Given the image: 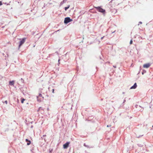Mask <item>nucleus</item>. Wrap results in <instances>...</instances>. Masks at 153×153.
Listing matches in <instances>:
<instances>
[{
	"mask_svg": "<svg viewBox=\"0 0 153 153\" xmlns=\"http://www.w3.org/2000/svg\"><path fill=\"white\" fill-rule=\"evenodd\" d=\"M151 65V64L149 63H148L146 64H144L143 65V67L144 68H149Z\"/></svg>",
	"mask_w": 153,
	"mask_h": 153,
	"instance_id": "obj_4",
	"label": "nucleus"
},
{
	"mask_svg": "<svg viewBox=\"0 0 153 153\" xmlns=\"http://www.w3.org/2000/svg\"><path fill=\"white\" fill-rule=\"evenodd\" d=\"M132 42H133V41H132V40H131L130 41V45H131L132 44Z\"/></svg>",
	"mask_w": 153,
	"mask_h": 153,
	"instance_id": "obj_12",
	"label": "nucleus"
},
{
	"mask_svg": "<svg viewBox=\"0 0 153 153\" xmlns=\"http://www.w3.org/2000/svg\"><path fill=\"white\" fill-rule=\"evenodd\" d=\"M110 126H111V125H110L109 126H108V125H107V127H110Z\"/></svg>",
	"mask_w": 153,
	"mask_h": 153,
	"instance_id": "obj_16",
	"label": "nucleus"
},
{
	"mask_svg": "<svg viewBox=\"0 0 153 153\" xmlns=\"http://www.w3.org/2000/svg\"><path fill=\"white\" fill-rule=\"evenodd\" d=\"M95 8L99 12L103 13H105V10L102 9L100 7H95Z\"/></svg>",
	"mask_w": 153,
	"mask_h": 153,
	"instance_id": "obj_1",
	"label": "nucleus"
},
{
	"mask_svg": "<svg viewBox=\"0 0 153 153\" xmlns=\"http://www.w3.org/2000/svg\"><path fill=\"white\" fill-rule=\"evenodd\" d=\"M114 68H116V67H115V66H114Z\"/></svg>",
	"mask_w": 153,
	"mask_h": 153,
	"instance_id": "obj_18",
	"label": "nucleus"
},
{
	"mask_svg": "<svg viewBox=\"0 0 153 153\" xmlns=\"http://www.w3.org/2000/svg\"><path fill=\"white\" fill-rule=\"evenodd\" d=\"M70 7L69 5H68L67 7H66L65 8V10L66 11Z\"/></svg>",
	"mask_w": 153,
	"mask_h": 153,
	"instance_id": "obj_10",
	"label": "nucleus"
},
{
	"mask_svg": "<svg viewBox=\"0 0 153 153\" xmlns=\"http://www.w3.org/2000/svg\"><path fill=\"white\" fill-rule=\"evenodd\" d=\"M152 127L153 128V125L152 126Z\"/></svg>",
	"mask_w": 153,
	"mask_h": 153,
	"instance_id": "obj_20",
	"label": "nucleus"
},
{
	"mask_svg": "<svg viewBox=\"0 0 153 153\" xmlns=\"http://www.w3.org/2000/svg\"><path fill=\"white\" fill-rule=\"evenodd\" d=\"M137 87V84L136 83H135L134 85L132 86V87H131L130 88V89H135V88H136Z\"/></svg>",
	"mask_w": 153,
	"mask_h": 153,
	"instance_id": "obj_6",
	"label": "nucleus"
},
{
	"mask_svg": "<svg viewBox=\"0 0 153 153\" xmlns=\"http://www.w3.org/2000/svg\"><path fill=\"white\" fill-rule=\"evenodd\" d=\"M42 97V99H43V98H44V97H42V94H39V96H37V98L38 101H39V102H40L41 101V100H39V99H38V98H39V97Z\"/></svg>",
	"mask_w": 153,
	"mask_h": 153,
	"instance_id": "obj_7",
	"label": "nucleus"
},
{
	"mask_svg": "<svg viewBox=\"0 0 153 153\" xmlns=\"http://www.w3.org/2000/svg\"><path fill=\"white\" fill-rule=\"evenodd\" d=\"M59 61H60V59H59L58 60V62H59Z\"/></svg>",
	"mask_w": 153,
	"mask_h": 153,
	"instance_id": "obj_17",
	"label": "nucleus"
},
{
	"mask_svg": "<svg viewBox=\"0 0 153 153\" xmlns=\"http://www.w3.org/2000/svg\"><path fill=\"white\" fill-rule=\"evenodd\" d=\"M25 100V99H22L21 100V103H24V101Z\"/></svg>",
	"mask_w": 153,
	"mask_h": 153,
	"instance_id": "obj_11",
	"label": "nucleus"
},
{
	"mask_svg": "<svg viewBox=\"0 0 153 153\" xmlns=\"http://www.w3.org/2000/svg\"><path fill=\"white\" fill-rule=\"evenodd\" d=\"M103 37H102V38H101V39H103Z\"/></svg>",
	"mask_w": 153,
	"mask_h": 153,
	"instance_id": "obj_19",
	"label": "nucleus"
},
{
	"mask_svg": "<svg viewBox=\"0 0 153 153\" xmlns=\"http://www.w3.org/2000/svg\"><path fill=\"white\" fill-rule=\"evenodd\" d=\"M4 102L6 103V104H7V100H6Z\"/></svg>",
	"mask_w": 153,
	"mask_h": 153,
	"instance_id": "obj_13",
	"label": "nucleus"
},
{
	"mask_svg": "<svg viewBox=\"0 0 153 153\" xmlns=\"http://www.w3.org/2000/svg\"><path fill=\"white\" fill-rule=\"evenodd\" d=\"M54 89H53L52 90V92H53V93H54Z\"/></svg>",
	"mask_w": 153,
	"mask_h": 153,
	"instance_id": "obj_15",
	"label": "nucleus"
},
{
	"mask_svg": "<svg viewBox=\"0 0 153 153\" xmlns=\"http://www.w3.org/2000/svg\"><path fill=\"white\" fill-rule=\"evenodd\" d=\"M26 39L25 38H24L22 39L21 40L20 42L19 45V48L20 46L24 43L25 42V40Z\"/></svg>",
	"mask_w": 153,
	"mask_h": 153,
	"instance_id": "obj_3",
	"label": "nucleus"
},
{
	"mask_svg": "<svg viewBox=\"0 0 153 153\" xmlns=\"http://www.w3.org/2000/svg\"><path fill=\"white\" fill-rule=\"evenodd\" d=\"M2 5V2L1 1H0V6L1 5Z\"/></svg>",
	"mask_w": 153,
	"mask_h": 153,
	"instance_id": "obj_14",
	"label": "nucleus"
},
{
	"mask_svg": "<svg viewBox=\"0 0 153 153\" xmlns=\"http://www.w3.org/2000/svg\"><path fill=\"white\" fill-rule=\"evenodd\" d=\"M69 144L70 143L69 142H67L66 143L63 145V148L65 149H67L68 147Z\"/></svg>",
	"mask_w": 153,
	"mask_h": 153,
	"instance_id": "obj_5",
	"label": "nucleus"
},
{
	"mask_svg": "<svg viewBox=\"0 0 153 153\" xmlns=\"http://www.w3.org/2000/svg\"><path fill=\"white\" fill-rule=\"evenodd\" d=\"M25 141L26 142H27L28 143H27V145H29L31 143V141L30 140H28L27 139H26Z\"/></svg>",
	"mask_w": 153,
	"mask_h": 153,
	"instance_id": "obj_8",
	"label": "nucleus"
},
{
	"mask_svg": "<svg viewBox=\"0 0 153 153\" xmlns=\"http://www.w3.org/2000/svg\"><path fill=\"white\" fill-rule=\"evenodd\" d=\"M14 81H10L9 82V84L10 85H14Z\"/></svg>",
	"mask_w": 153,
	"mask_h": 153,
	"instance_id": "obj_9",
	"label": "nucleus"
},
{
	"mask_svg": "<svg viewBox=\"0 0 153 153\" xmlns=\"http://www.w3.org/2000/svg\"><path fill=\"white\" fill-rule=\"evenodd\" d=\"M72 21L73 20L70 19L69 17H66L65 19L64 22L65 24H67Z\"/></svg>",
	"mask_w": 153,
	"mask_h": 153,
	"instance_id": "obj_2",
	"label": "nucleus"
}]
</instances>
